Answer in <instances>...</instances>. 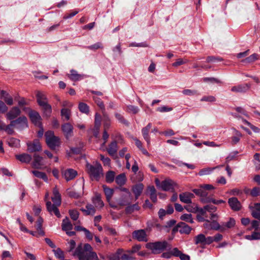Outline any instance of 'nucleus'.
I'll list each match as a JSON object with an SVG mask.
<instances>
[{"instance_id": "nucleus-12", "label": "nucleus", "mask_w": 260, "mask_h": 260, "mask_svg": "<svg viewBox=\"0 0 260 260\" xmlns=\"http://www.w3.org/2000/svg\"><path fill=\"white\" fill-rule=\"evenodd\" d=\"M58 206L56 205L54 203L52 204L51 202L47 201L46 202V207L48 211L50 213H54L57 217H60V214L57 208Z\"/></svg>"}, {"instance_id": "nucleus-55", "label": "nucleus", "mask_w": 260, "mask_h": 260, "mask_svg": "<svg viewBox=\"0 0 260 260\" xmlns=\"http://www.w3.org/2000/svg\"><path fill=\"white\" fill-rule=\"evenodd\" d=\"M54 254L57 258L60 260L64 259V253L60 249L58 248L56 250H54Z\"/></svg>"}, {"instance_id": "nucleus-45", "label": "nucleus", "mask_w": 260, "mask_h": 260, "mask_svg": "<svg viewBox=\"0 0 260 260\" xmlns=\"http://www.w3.org/2000/svg\"><path fill=\"white\" fill-rule=\"evenodd\" d=\"M202 202L203 203H210V202H212L213 204H216V205H218V204H220L225 203V202L224 201L222 200H215V199H212L211 198H206L205 199H203L202 200Z\"/></svg>"}, {"instance_id": "nucleus-13", "label": "nucleus", "mask_w": 260, "mask_h": 260, "mask_svg": "<svg viewBox=\"0 0 260 260\" xmlns=\"http://www.w3.org/2000/svg\"><path fill=\"white\" fill-rule=\"evenodd\" d=\"M21 113V111L17 107H13L6 115L9 120H13L17 117Z\"/></svg>"}, {"instance_id": "nucleus-1", "label": "nucleus", "mask_w": 260, "mask_h": 260, "mask_svg": "<svg viewBox=\"0 0 260 260\" xmlns=\"http://www.w3.org/2000/svg\"><path fill=\"white\" fill-rule=\"evenodd\" d=\"M73 255L77 256L79 260H98L97 254L93 251V248L89 244H85L83 247L81 244L76 248Z\"/></svg>"}, {"instance_id": "nucleus-32", "label": "nucleus", "mask_w": 260, "mask_h": 260, "mask_svg": "<svg viewBox=\"0 0 260 260\" xmlns=\"http://www.w3.org/2000/svg\"><path fill=\"white\" fill-rule=\"evenodd\" d=\"M143 185L139 183L135 185L133 188V191L135 195L136 199H137L140 196L143 189Z\"/></svg>"}, {"instance_id": "nucleus-58", "label": "nucleus", "mask_w": 260, "mask_h": 260, "mask_svg": "<svg viewBox=\"0 0 260 260\" xmlns=\"http://www.w3.org/2000/svg\"><path fill=\"white\" fill-rule=\"evenodd\" d=\"M246 237L248 240H259L260 239V233L254 232L251 236H246Z\"/></svg>"}, {"instance_id": "nucleus-44", "label": "nucleus", "mask_w": 260, "mask_h": 260, "mask_svg": "<svg viewBox=\"0 0 260 260\" xmlns=\"http://www.w3.org/2000/svg\"><path fill=\"white\" fill-rule=\"evenodd\" d=\"M104 128L105 130H108L110 127L111 123L109 116L105 113L103 114Z\"/></svg>"}, {"instance_id": "nucleus-24", "label": "nucleus", "mask_w": 260, "mask_h": 260, "mask_svg": "<svg viewBox=\"0 0 260 260\" xmlns=\"http://www.w3.org/2000/svg\"><path fill=\"white\" fill-rule=\"evenodd\" d=\"M94 205L96 208H102L104 206V203L101 200V196L99 193H95L92 199Z\"/></svg>"}, {"instance_id": "nucleus-7", "label": "nucleus", "mask_w": 260, "mask_h": 260, "mask_svg": "<svg viewBox=\"0 0 260 260\" xmlns=\"http://www.w3.org/2000/svg\"><path fill=\"white\" fill-rule=\"evenodd\" d=\"M27 151L29 152L39 151L42 149L41 144L38 140H34L32 142L27 143Z\"/></svg>"}, {"instance_id": "nucleus-35", "label": "nucleus", "mask_w": 260, "mask_h": 260, "mask_svg": "<svg viewBox=\"0 0 260 260\" xmlns=\"http://www.w3.org/2000/svg\"><path fill=\"white\" fill-rule=\"evenodd\" d=\"M126 180V176L124 173L118 175L115 178V182L119 186L123 185L125 184Z\"/></svg>"}, {"instance_id": "nucleus-23", "label": "nucleus", "mask_w": 260, "mask_h": 260, "mask_svg": "<svg viewBox=\"0 0 260 260\" xmlns=\"http://www.w3.org/2000/svg\"><path fill=\"white\" fill-rule=\"evenodd\" d=\"M36 96L37 102L40 106H42L48 103L47 98L43 92L38 91Z\"/></svg>"}, {"instance_id": "nucleus-54", "label": "nucleus", "mask_w": 260, "mask_h": 260, "mask_svg": "<svg viewBox=\"0 0 260 260\" xmlns=\"http://www.w3.org/2000/svg\"><path fill=\"white\" fill-rule=\"evenodd\" d=\"M87 49H90V50H97L98 49H102L103 48V46L102 45V44L100 42H98L94 44H93L92 45H90V46H88L86 47Z\"/></svg>"}, {"instance_id": "nucleus-28", "label": "nucleus", "mask_w": 260, "mask_h": 260, "mask_svg": "<svg viewBox=\"0 0 260 260\" xmlns=\"http://www.w3.org/2000/svg\"><path fill=\"white\" fill-rule=\"evenodd\" d=\"M178 227H180L179 232L181 234H188L190 233L191 228L185 223L181 222L178 224Z\"/></svg>"}, {"instance_id": "nucleus-56", "label": "nucleus", "mask_w": 260, "mask_h": 260, "mask_svg": "<svg viewBox=\"0 0 260 260\" xmlns=\"http://www.w3.org/2000/svg\"><path fill=\"white\" fill-rule=\"evenodd\" d=\"M93 99L95 102V103L97 104V105L103 110H105V106L103 103V102L102 101V100L96 97V96H93Z\"/></svg>"}, {"instance_id": "nucleus-31", "label": "nucleus", "mask_w": 260, "mask_h": 260, "mask_svg": "<svg viewBox=\"0 0 260 260\" xmlns=\"http://www.w3.org/2000/svg\"><path fill=\"white\" fill-rule=\"evenodd\" d=\"M123 251V249H118L116 252L110 254L108 258L110 260H120Z\"/></svg>"}, {"instance_id": "nucleus-63", "label": "nucleus", "mask_w": 260, "mask_h": 260, "mask_svg": "<svg viewBox=\"0 0 260 260\" xmlns=\"http://www.w3.org/2000/svg\"><path fill=\"white\" fill-rule=\"evenodd\" d=\"M202 102H213L216 101V98L213 96H203L201 100Z\"/></svg>"}, {"instance_id": "nucleus-17", "label": "nucleus", "mask_w": 260, "mask_h": 260, "mask_svg": "<svg viewBox=\"0 0 260 260\" xmlns=\"http://www.w3.org/2000/svg\"><path fill=\"white\" fill-rule=\"evenodd\" d=\"M52 202L57 206H60L61 204V196L59 192L58 189L56 187L53 189V196L51 197Z\"/></svg>"}, {"instance_id": "nucleus-37", "label": "nucleus", "mask_w": 260, "mask_h": 260, "mask_svg": "<svg viewBox=\"0 0 260 260\" xmlns=\"http://www.w3.org/2000/svg\"><path fill=\"white\" fill-rule=\"evenodd\" d=\"M206 237L204 234H200L194 237L196 244L205 245Z\"/></svg>"}, {"instance_id": "nucleus-53", "label": "nucleus", "mask_w": 260, "mask_h": 260, "mask_svg": "<svg viewBox=\"0 0 260 260\" xmlns=\"http://www.w3.org/2000/svg\"><path fill=\"white\" fill-rule=\"evenodd\" d=\"M61 116L64 117L65 120H68L70 117V111L66 108H63L61 111Z\"/></svg>"}, {"instance_id": "nucleus-36", "label": "nucleus", "mask_w": 260, "mask_h": 260, "mask_svg": "<svg viewBox=\"0 0 260 260\" xmlns=\"http://www.w3.org/2000/svg\"><path fill=\"white\" fill-rule=\"evenodd\" d=\"M31 172L35 177L42 179L46 182L48 181L47 176L45 173L35 170L31 171Z\"/></svg>"}, {"instance_id": "nucleus-59", "label": "nucleus", "mask_w": 260, "mask_h": 260, "mask_svg": "<svg viewBox=\"0 0 260 260\" xmlns=\"http://www.w3.org/2000/svg\"><path fill=\"white\" fill-rule=\"evenodd\" d=\"M116 119L121 123L126 125H128L127 121L124 118L122 115L120 114L116 113L115 114Z\"/></svg>"}, {"instance_id": "nucleus-60", "label": "nucleus", "mask_w": 260, "mask_h": 260, "mask_svg": "<svg viewBox=\"0 0 260 260\" xmlns=\"http://www.w3.org/2000/svg\"><path fill=\"white\" fill-rule=\"evenodd\" d=\"M188 62V60L185 59L183 60L182 58H178L176 62H174L172 64V66L174 67H177L178 66H181L182 64H185Z\"/></svg>"}, {"instance_id": "nucleus-21", "label": "nucleus", "mask_w": 260, "mask_h": 260, "mask_svg": "<svg viewBox=\"0 0 260 260\" xmlns=\"http://www.w3.org/2000/svg\"><path fill=\"white\" fill-rule=\"evenodd\" d=\"M77 175V172L72 169H69L66 170L63 173L64 178L67 181L71 180L75 178Z\"/></svg>"}, {"instance_id": "nucleus-43", "label": "nucleus", "mask_w": 260, "mask_h": 260, "mask_svg": "<svg viewBox=\"0 0 260 260\" xmlns=\"http://www.w3.org/2000/svg\"><path fill=\"white\" fill-rule=\"evenodd\" d=\"M115 174L112 171H108L106 174V180L107 183H112L114 180Z\"/></svg>"}, {"instance_id": "nucleus-14", "label": "nucleus", "mask_w": 260, "mask_h": 260, "mask_svg": "<svg viewBox=\"0 0 260 260\" xmlns=\"http://www.w3.org/2000/svg\"><path fill=\"white\" fill-rule=\"evenodd\" d=\"M194 197V194L189 192H185L179 194L180 200L185 204H191V199Z\"/></svg>"}, {"instance_id": "nucleus-38", "label": "nucleus", "mask_w": 260, "mask_h": 260, "mask_svg": "<svg viewBox=\"0 0 260 260\" xmlns=\"http://www.w3.org/2000/svg\"><path fill=\"white\" fill-rule=\"evenodd\" d=\"M121 260H135L136 258L133 256V254L128 252V250L124 252L123 250L121 256Z\"/></svg>"}, {"instance_id": "nucleus-50", "label": "nucleus", "mask_w": 260, "mask_h": 260, "mask_svg": "<svg viewBox=\"0 0 260 260\" xmlns=\"http://www.w3.org/2000/svg\"><path fill=\"white\" fill-rule=\"evenodd\" d=\"M139 109L138 107L134 105H128L127 106V112L130 113L136 114L139 111Z\"/></svg>"}, {"instance_id": "nucleus-46", "label": "nucleus", "mask_w": 260, "mask_h": 260, "mask_svg": "<svg viewBox=\"0 0 260 260\" xmlns=\"http://www.w3.org/2000/svg\"><path fill=\"white\" fill-rule=\"evenodd\" d=\"M258 55L257 54L254 53L246 58L245 59L242 60V61L243 62L251 63L256 60L258 58Z\"/></svg>"}, {"instance_id": "nucleus-62", "label": "nucleus", "mask_w": 260, "mask_h": 260, "mask_svg": "<svg viewBox=\"0 0 260 260\" xmlns=\"http://www.w3.org/2000/svg\"><path fill=\"white\" fill-rule=\"evenodd\" d=\"M173 110V109L171 107H168L167 106H161L158 107L157 108V111L161 113L163 112H170L171 111Z\"/></svg>"}, {"instance_id": "nucleus-16", "label": "nucleus", "mask_w": 260, "mask_h": 260, "mask_svg": "<svg viewBox=\"0 0 260 260\" xmlns=\"http://www.w3.org/2000/svg\"><path fill=\"white\" fill-rule=\"evenodd\" d=\"M250 87V84H244L238 85L233 86L231 88V91L234 92H245L248 91Z\"/></svg>"}, {"instance_id": "nucleus-27", "label": "nucleus", "mask_w": 260, "mask_h": 260, "mask_svg": "<svg viewBox=\"0 0 260 260\" xmlns=\"http://www.w3.org/2000/svg\"><path fill=\"white\" fill-rule=\"evenodd\" d=\"M16 158L23 163H29L32 159L31 156L27 153L16 155Z\"/></svg>"}, {"instance_id": "nucleus-9", "label": "nucleus", "mask_w": 260, "mask_h": 260, "mask_svg": "<svg viewBox=\"0 0 260 260\" xmlns=\"http://www.w3.org/2000/svg\"><path fill=\"white\" fill-rule=\"evenodd\" d=\"M133 237L134 239L140 242L148 241L147 234L144 230H136L133 232Z\"/></svg>"}, {"instance_id": "nucleus-25", "label": "nucleus", "mask_w": 260, "mask_h": 260, "mask_svg": "<svg viewBox=\"0 0 260 260\" xmlns=\"http://www.w3.org/2000/svg\"><path fill=\"white\" fill-rule=\"evenodd\" d=\"M81 211L85 215H93L95 213V209L91 204H87L85 208H81Z\"/></svg>"}, {"instance_id": "nucleus-3", "label": "nucleus", "mask_w": 260, "mask_h": 260, "mask_svg": "<svg viewBox=\"0 0 260 260\" xmlns=\"http://www.w3.org/2000/svg\"><path fill=\"white\" fill-rule=\"evenodd\" d=\"M46 143L48 146L52 150H55L61 144L60 139L58 137L54 135L52 131H48L45 134Z\"/></svg>"}, {"instance_id": "nucleus-30", "label": "nucleus", "mask_w": 260, "mask_h": 260, "mask_svg": "<svg viewBox=\"0 0 260 260\" xmlns=\"http://www.w3.org/2000/svg\"><path fill=\"white\" fill-rule=\"evenodd\" d=\"M62 230L65 232H67V231H70L73 229V224L70 221L68 217H66L62 220V223L61 225Z\"/></svg>"}, {"instance_id": "nucleus-61", "label": "nucleus", "mask_w": 260, "mask_h": 260, "mask_svg": "<svg viewBox=\"0 0 260 260\" xmlns=\"http://www.w3.org/2000/svg\"><path fill=\"white\" fill-rule=\"evenodd\" d=\"M5 102L8 105H12L13 104V99L9 94H7L5 97L3 99Z\"/></svg>"}, {"instance_id": "nucleus-51", "label": "nucleus", "mask_w": 260, "mask_h": 260, "mask_svg": "<svg viewBox=\"0 0 260 260\" xmlns=\"http://www.w3.org/2000/svg\"><path fill=\"white\" fill-rule=\"evenodd\" d=\"M140 207L137 204L127 206L125 209V212L127 213H131L135 210H138Z\"/></svg>"}, {"instance_id": "nucleus-6", "label": "nucleus", "mask_w": 260, "mask_h": 260, "mask_svg": "<svg viewBox=\"0 0 260 260\" xmlns=\"http://www.w3.org/2000/svg\"><path fill=\"white\" fill-rule=\"evenodd\" d=\"M14 124L15 127L22 129L27 127V119L25 116H21L16 120H12V124Z\"/></svg>"}, {"instance_id": "nucleus-47", "label": "nucleus", "mask_w": 260, "mask_h": 260, "mask_svg": "<svg viewBox=\"0 0 260 260\" xmlns=\"http://www.w3.org/2000/svg\"><path fill=\"white\" fill-rule=\"evenodd\" d=\"M4 127H2V129L5 130L8 134H12L14 133V131L13 129V127H15L14 124H12V121H11L10 124L5 125L4 124Z\"/></svg>"}, {"instance_id": "nucleus-41", "label": "nucleus", "mask_w": 260, "mask_h": 260, "mask_svg": "<svg viewBox=\"0 0 260 260\" xmlns=\"http://www.w3.org/2000/svg\"><path fill=\"white\" fill-rule=\"evenodd\" d=\"M242 136V135L240 132L236 131L235 135L232 137V144L234 145L237 144Z\"/></svg>"}, {"instance_id": "nucleus-29", "label": "nucleus", "mask_w": 260, "mask_h": 260, "mask_svg": "<svg viewBox=\"0 0 260 260\" xmlns=\"http://www.w3.org/2000/svg\"><path fill=\"white\" fill-rule=\"evenodd\" d=\"M68 77L73 81H78L83 78V75L79 74L74 70H71L70 74H68Z\"/></svg>"}, {"instance_id": "nucleus-48", "label": "nucleus", "mask_w": 260, "mask_h": 260, "mask_svg": "<svg viewBox=\"0 0 260 260\" xmlns=\"http://www.w3.org/2000/svg\"><path fill=\"white\" fill-rule=\"evenodd\" d=\"M100 126H101V116L98 113H96L95 115L94 129L96 131H99Z\"/></svg>"}, {"instance_id": "nucleus-34", "label": "nucleus", "mask_w": 260, "mask_h": 260, "mask_svg": "<svg viewBox=\"0 0 260 260\" xmlns=\"http://www.w3.org/2000/svg\"><path fill=\"white\" fill-rule=\"evenodd\" d=\"M43 222V219L41 217H39L37 221V225H36V230L38 231V235L40 236H44L45 235V232L42 229V223Z\"/></svg>"}, {"instance_id": "nucleus-5", "label": "nucleus", "mask_w": 260, "mask_h": 260, "mask_svg": "<svg viewBox=\"0 0 260 260\" xmlns=\"http://www.w3.org/2000/svg\"><path fill=\"white\" fill-rule=\"evenodd\" d=\"M176 183L171 179H166L162 181L160 184V188L164 191H173Z\"/></svg>"}, {"instance_id": "nucleus-52", "label": "nucleus", "mask_w": 260, "mask_h": 260, "mask_svg": "<svg viewBox=\"0 0 260 260\" xmlns=\"http://www.w3.org/2000/svg\"><path fill=\"white\" fill-rule=\"evenodd\" d=\"M69 214L71 218L73 220H77L79 217V213L76 210H71L69 211Z\"/></svg>"}, {"instance_id": "nucleus-19", "label": "nucleus", "mask_w": 260, "mask_h": 260, "mask_svg": "<svg viewBox=\"0 0 260 260\" xmlns=\"http://www.w3.org/2000/svg\"><path fill=\"white\" fill-rule=\"evenodd\" d=\"M62 131L67 138L71 137L73 133V126L69 123H66L61 126Z\"/></svg>"}, {"instance_id": "nucleus-39", "label": "nucleus", "mask_w": 260, "mask_h": 260, "mask_svg": "<svg viewBox=\"0 0 260 260\" xmlns=\"http://www.w3.org/2000/svg\"><path fill=\"white\" fill-rule=\"evenodd\" d=\"M43 109L44 113L47 117H49L52 112L51 106L48 104V103L42 106H41Z\"/></svg>"}, {"instance_id": "nucleus-15", "label": "nucleus", "mask_w": 260, "mask_h": 260, "mask_svg": "<svg viewBox=\"0 0 260 260\" xmlns=\"http://www.w3.org/2000/svg\"><path fill=\"white\" fill-rule=\"evenodd\" d=\"M229 204L233 210L239 211L241 208L240 202L236 198H231L228 200Z\"/></svg>"}, {"instance_id": "nucleus-2", "label": "nucleus", "mask_w": 260, "mask_h": 260, "mask_svg": "<svg viewBox=\"0 0 260 260\" xmlns=\"http://www.w3.org/2000/svg\"><path fill=\"white\" fill-rule=\"evenodd\" d=\"M146 247L150 249L154 254H158L165 250H170L171 245L166 241L149 242L146 244Z\"/></svg>"}, {"instance_id": "nucleus-20", "label": "nucleus", "mask_w": 260, "mask_h": 260, "mask_svg": "<svg viewBox=\"0 0 260 260\" xmlns=\"http://www.w3.org/2000/svg\"><path fill=\"white\" fill-rule=\"evenodd\" d=\"M204 228L208 230H214L216 231H219V224L215 220L210 222L209 220H207L206 222L204 224Z\"/></svg>"}, {"instance_id": "nucleus-26", "label": "nucleus", "mask_w": 260, "mask_h": 260, "mask_svg": "<svg viewBox=\"0 0 260 260\" xmlns=\"http://www.w3.org/2000/svg\"><path fill=\"white\" fill-rule=\"evenodd\" d=\"M109 154L112 156H115L117 151V144L116 141H113L110 143L107 149Z\"/></svg>"}, {"instance_id": "nucleus-57", "label": "nucleus", "mask_w": 260, "mask_h": 260, "mask_svg": "<svg viewBox=\"0 0 260 260\" xmlns=\"http://www.w3.org/2000/svg\"><path fill=\"white\" fill-rule=\"evenodd\" d=\"M203 81L205 82H210L216 83H221V81L214 77H205L203 78Z\"/></svg>"}, {"instance_id": "nucleus-49", "label": "nucleus", "mask_w": 260, "mask_h": 260, "mask_svg": "<svg viewBox=\"0 0 260 260\" xmlns=\"http://www.w3.org/2000/svg\"><path fill=\"white\" fill-rule=\"evenodd\" d=\"M180 219L191 223L193 222L191 214H184L182 215L180 217Z\"/></svg>"}, {"instance_id": "nucleus-4", "label": "nucleus", "mask_w": 260, "mask_h": 260, "mask_svg": "<svg viewBox=\"0 0 260 260\" xmlns=\"http://www.w3.org/2000/svg\"><path fill=\"white\" fill-rule=\"evenodd\" d=\"M86 167L92 179L99 180L101 176L103 175V168L101 164L96 163L94 165H91L87 164Z\"/></svg>"}, {"instance_id": "nucleus-42", "label": "nucleus", "mask_w": 260, "mask_h": 260, "mask_svg": "<svg viewBox=\"0 0 260 260\" xmlns=\"http://www.w3.org/2000/svg\"><path fill=\"white\" fill-rule=\"evenodd\" d=\"M79 111L83 113L87 114L89 112V106L85 103H80L79 104Z\"/></svg>"}, {"instance_id": "nucleus-22", "label": "nucleus", "mask_w": 260, "mask_h": 260, "mask_svg": "<svg viewBox=\"0 0 260 260\" xmlns=\"http://www.w3.org/2000/svg\"><path fill=\"white\" fill-rule=\"evenodd\" d=\"M251 215L253 217L260 220V203H254L251 207Z\"/></svg>"}, {"instance_id": "nucleus-64", "label": "nucleus", "mask_w": 260, "mask_h": 260, "mask_svg": "<svg viewBox=\"0 0 260 260\" xmlns=\"http://www.w3.org/2000/svg\"><path fill=\"white\" fill-rule=\"evenodd\" d=\"M250 194L252 197H256L260 194V189L258 187H254L251 190Z\"/></svg>"}, {"instance_id": "nucleus-33", "label": "nucleus", "mask_w": 260, "mask_h": 260, "mask_svg": "<svg viewBox=\"0 0 260 260\" xmlns=\"http://www.w3.org/2000/svg\"><path fill=\"white\" fill-rule=\"evenodd\" d=\"M103 190L104 191V193L105 194L107 200L108 202H109L114 193V190L112 188L108 187L106 185H103Z\"/></svg>"}, {"instance_id": "nucleus-18", "label": "nucleus", "mask_w": 260, "mask_h": 260, "mask_svg": "<svg viewBox=\"0 0 260 260\" xmlns=\"http://www.w3.org/2000/svg\"><path fill=\"white\" fill-rule=\"evenodd\" d=\"M152 127V125L150 123H148L146 126L143 127L142 129V133L144 139L147 142L148 146L150 144V138L149 136V132Z\"/></svg>"}, {"instance_id": "nucleus-11", "label": "nucleus", "mask_w": 260, "mask_h": 260, "mask_svg": "<svg viewBox=\"0 0 260 260\" xmlns=\"http://www.w3.org/2000/svg\"><path fill=\"white\" fill-rule=\"evenodd\" d=\"M31 165L34 168L37 169H42V166L44 165L43 157L38 154H34V160L32 162Z\"/></svg>"}, {"instance_id": "nucleus-40", "label": "nucleus", "mask_w": 260, "mask_h": 260, "mask_svg": "<svg viewBox=\"0 0 260 260\" xmlns=\"http://www.w3.org/2000/svg\"><path fill=\"white\" fill-rule=\"evenodd\" d=\"M8 143L11 147H18L20 146V140L14 138H11L8 140Z\"/></svg>"}, {"instance_id": "nucleus-10", "label": "nucleus", "mask_w": 260, "mask_h": 260, "mask_svg": "<svg viewBox=\"0 0 260 260\" xmlns=\"http://www.w3.org/2000/svg\"><path fill=\"white\" fill-rule=\"evenodd\" d=\"M29 118L31 122L36 126L41 127V117L38 112L35 111H31L29 113Z\"/></svg>"}, {"instance_id": "nucleus-8", "label": "nucleus", "mask_w": 260, "mask_h": 260, "mask_svg": "<svg viewBox=\"0 0 260 260\" xmlns=\"http://www.w3.org/2000/svg\"><path fill=\"white\" fill-rule=\"evenodd\" d=\"M236 225V221L233 218H230L229 220L227 222H221L219 224V231L221 232H224L228 229L234 228Z\"/></svg>"}]
</instances>
